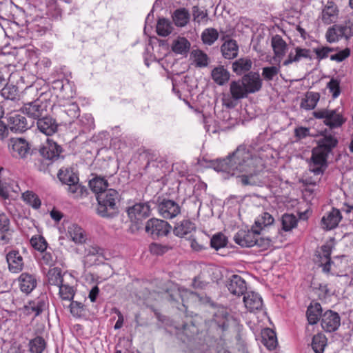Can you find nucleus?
I'll use <instances>...</instances> for the list:
<instances>
[{"label": "nucleus", "instance_id": "obj_1", "mask_svg": "<svg viewBox=\"0 0 353 353\" xmlns=\"http://www.w3.org/2000/svg\"><path fill=\"white\" fill-rule=\"evenodd\" d=\"M233 175L236 172L244 173L239 176V182L243 185H258L260 180L257 175V164L260 159L254 156L245 147L239 146L231 154Z\"/></svg>", "mask_w": 353, "mask_h": 353}, {"label": "nucleus", "instance_id": "obj_2", "mask_svg": "<svg viewBox=\"0 0 353 353\" xmlns=\"http://www.w3.org/2000/svg\"><path fill=\"white\" fill-rule=\"evenodd\" d=\"M97 214L102 217H112L117 214V203L119 194L114 189H109L97 195Z\"/></svg>", "mask_w": 353, "mask_h": 353}, {"label": "nucleus", "instance_id": "obj_3", "mask_svg": "<svg viewBox=\"0 0 353 353\" xmlns=\"http://www.w3.org/2000/svg\"><path fill=\"white\" fill-rule=\"evenodd\" d=\"M337 138L332 134L325 133L317 141V146L312 150L311 159L316 164H325L329 154L336 147Z\"/></svg>", "mask_w": 353, "mask_h": 353}, {"label": "nucleus", "instance_id": "obj_4", "mask_svg": "<svg viewBox=\"0 0 353 353\" xmlns=\"http://www.w3.org/2000/svg\"><path fill=\"white\" fill-rule=\"evenodd\" d=\"M312 115L315 119L322 120L323 124L331 130L341 128L347 121L343 110L339 107L319 109L314 111Z\"/></svg>", "mask_w": 353, "mask_h": 353}, {"label": "nucleus", "instance_id": "obj_5", "mask_svg": "<svg viewBox=\"0 0 353 353\" xmlns=\"http://www.w3.org/2000/svg\"><path fill=\"white\" fill-rule=\"evenodd\" d=\"M234 241L239 245L247 248L257 245L262 249H266L270 244V239L260 237V232L257 229L241 230L234 236Z\"/></svg>", "mask_w": 353, "mask_h": 353}, {"label": "nucleus", "instance_id": "obj_6", "mask_svg": "<svg viewBox=\"0 0 353 353\" xmlns=\"http://www.w3.org/2000/svg\"><path fill=\"white\" fill-rule=\"evenodd\" d=\"M47 108L48 102L39 97L32 101H25L21 110L30 118L38 120L46 112Z\"/></svg>", "mask_w": 353, "mask_h": 353}, {"label": "nucleus", "instance_id": "obj_7", "mask_svg": "<svg viewBox=\"0 0 353 353\" xmlns=\"http://www.w3.org/2000/svg\"><path fill=\"white\" fill-rule=\"evenodd\" d=\"M130 221L136 224L137 228H140L141 221L150 214V206L148 203H138L129 207L127 210Z\"/></svg>", "mask_w": 353, "mask_h": 353}, {"label": "nucleus", "instance_id": "obj_8", "mask_svg": "<svg viewBox=\"0 0 353 353\" xmlns=\"http://www.w3.org/2000/svg\"><path fill=\"white\" fill-rule=\"evenodd\" d=\"M313 59L312 52L310 49L294 46L288 53V57L282 63L283 66H288L294 63H297L303 60L312 61Z\"/></svg>", "mask_w": 353, "mask_h": 353}, {"label": "nucleus", "instance_id": "obj_9", "mask_svg": "<svg viewBox=\"0 0 353 353\" xmlns=\"http://www.w3.org/2000/svg\"><path fill=\"white\" fill-rule=\"evenodd\" d=\"M171 229L170 225L163 220L150 219L146 222L145 232L152 236H166Z\"/></svg>", "mask_w": 353, "mask_h": 353}, {"label": "nucleus", "instance_id": "obj_10", "mask_svg": "<svg viewBox=\"0 0 353 353\" xmlns=\"http://www.w3.org/2000/svg\"><path fill=\"white\" fill-rule=\"evenodd\" d=\"M157 210L160 216L168 219L176 217L181 212L179 205L170 199H163L159 202Z\"/></svg>", "mask_w": 353, "mask_h": 353}, {"label": "nucleus", "instance_id": "obj_11", "mask_svg": "<svg viewBox=\"0 0 353 353\" xmlns=\"http://www.w3.org/2000/svg\"><path fill=\"white\" fill-rule=\"evenodd\" d=\"M332 248L329 245H322L321 250L317 252L314 259L315 263L322 268L324 273L328 274L333 262L331 261L330 255Z\"/></svg>", "mask_w": 353, "mask_h": 353}, {"label": "nucleus", "instance_id": "obj_12", "mask_svg": "<svg viewBox=\"0 0 353 353\" xmlns=\"http://www.w3.org/2000/svg\"><path fill=\"white\" fill-rule=\"evenodd\" d=\"M248 94H252L261 90L263 85L260 74L256 72H249L241 80Z\"/></svg>", "mask_w": 353, "mask_h": 353}, {"label": "nucleus", "instance_id": "obj_13", "mask_svg": "<svg viewBox=\"0 0 353 353\" xmlns=\"http://www.w3.org/2000/svg\"><path fill=\"white\" fill-rule=\"evenodd\" d=\"M321 323L325 331L327 332H334L341 325V318L338 313L327 310L322 314Z\"/></svg>", "mask_w": 353, "mask_h": 353}, {"label": "nucleus", "instance_id": "obj_14", "mask_svg": "<svg viewBox=\"0 0 353 353\" xmlns=\"http://www.w3.org/2000/svg\"><path fill=\"white\" fill-rule=\"evenodd\" d=\"M271 46L274 52V60L281 63L288 51L287 43L280 35L276 34L272 37Z\"/></svg>", "mask_w": 353, "mask_h": 353}, {"label": "nucleus", "instance_id": "obj_15", "mask_svg": "<svg viewBox=\"0 0 353 353\" xmlns=\"http://www.w3.org/2000/svg\"><path fill=\"white\" fill-rule=\"evenodd\" d=\"M339 9L333 1H327L321 11V19L323 23L329 25L335 23L339 17Z\"/></svg>", "mask_w": 353, "mask_h": 353}, {"label": "nucleus", "instance_id": "obj_16", "mask_svg": "<svg viewBox=\"0 0 353 353\" xmlns=\"http://www.w3.org/2000/svg\"><path fill=\"white\" fill-rule=\"evenodd\" d=\"M10 148L12 155L24 158L29 153V144L25 139L12 138L10 141Z\"/></svg>", "mask_w": 353, "mask_h": 353}, {"label": "nucleus", "instance_id": "obj_17", "mask_svg": "<svg viewBox=\"0 0 353 353\" xmlns=\"http://www.w3.org/2000/svg\"><path fill=\"white\" fill-rule=\"evenodd\" d=\"M227 287L231 294L239 296L244 294L247 290L245 280L237 274H233L229 278Z\"/></svg>", "mask_w": 353, "mask_h": 353}, {"label": "nucleus", "instance_id": "obj_18", "mask_svg": "<svg viewBox=\"0 0 353 353\" xmlns=\"http://www.w3.org/2000/svg\"><path fill=\"white\" fill-rule=\"evenodd\" d=\"M47 297L41 295L37 299L32 300L24 306V311L26 314H33L34 316H39L46 307Z\"/></svg>", "mask_w": 353, "mask_h": 353}, {"label": "nucleus", "instance_id": "obj_19", "mask_svg": "<svg viewBox=\"0 0 353 353\" xmlns=\"http://www.w3.org/2000/svg\"><path fill=\"white\" fill-rule=\"evenodd\" d=\"M342 219L341 212L336 208H332L330 212L326 213L321 219V226L324 230H330L335 228Z\"/></svg>", "mask_w": 353, "mask_h": 353}, {"label": "nucleus", "instance_id": "obj_20", "mask_svg": "<svg viewBox=\"0 0 353 353\" xmlns=\"http://www.w3.org/2000/svg\"><path fill=\"white\" fill-rule=\"evenodd\" d=\"M230 316L225 308L219 309L214 314L212 324L218 327L221 332L226 331L230 325Z\"/></svg>", "mask_w": 353, "mask_h": 353}, {"label": "nucleus", "instance_id": "obj_21", "mask_svg": "<svg viewBox=\"0 0 353 353\" xmlns=\"http://www.w3.org/2000/svg\"><path fill=\"white\" fill-rule=\"evenodd\" d=\"M243 302L250 312L261 310L263 306L261 296L254 292H247L243 297Z\"/></svg>", "mask_w": 353, "mask_h": 353}, {"label": "nucleus", "instance_id": "obj_22", "mask_svg": "<svg viewBox=\"0 0 353 353\" xmlns=\"http://www.w3.org/2000/svg\"><path fill=\"white\" fill-rule=\"evenodd\" d=\"M9 270L12 273L20 272L23 268V260L19 251L12 250L6 255Z\"/></svg>", "mask_w": 353, "mask_h": 353}, {"label": "nucleus", "instance_id": "obj_23", "mask_svg": "<svg viewBox=\"0 0 353 353\" xmlns=\"http://www.w3.org/2000/svg\"><path fill=\"white\" fill-rule=\"evenodd\" d=\"M62 152L61 147L52 140L48 139L47 143L40 149L41 154L46 159L55 160Z\"/></svg>", "mask_w": 353, "mask_h": 353}, {"label": "nucleus", "instance_id": "obj_24", "mask_svg": "<svg viewBox=\"0 0 353 353\" xmlns=\"http://www.w3.org/2000/svg\"><path fill=\"white\" fill-rule=\"evenodd\" d=\"M37 125L39 130L47 136H50L55 133L58 127L56 121L50 117L39 119Z\"/></svg>", "mask_w": 353, "mask_h": 353}, {"label": "nucleus", "instance_id": "obj_25", "mask_svg": "<svg viewBox=\"0 0 353 353\" xmlns=\"http://www.w3.org/2000/svg\"><path fill=\"white\" fill-rule=\"evenodd\" d=\"M21 290L26 293H30L37 286V282L35 276L28 273H22L19 277Z\"/></svg>", "mask_w": 353, "mask_h": 353}, {"label": "nucleus", "instance_id": "obj_26", "mask_svg": "<svg viewBox=\"0 0 353 353\" xmlns=\"http://www.w3.org/2000/svg\"><path fill=\"white\" fill-rule=\"evenodd\" d=\"M67 236L77 244H82L86 239L84 230L75 223H72L68 226Z\"/></svg>", "mask_w": 353, "mask_h": 353}, {"label": "nucleus", "instance_id": "obj_27", "mask_svg": "<svg viewBox=\"0 0 353 353\" xmlns=\"http://www.w3.org/2000/svg\"><path fill=\"white\" fill-rule=\"evenodd\" d=\"M221 50L225 59H232L238 55L239 46L235 40L228 39L222 44Z\"/></svg>", "mask_w": 353, "mask_h": 353}, {"label": "nucleus", "instance_id": "obj_28", "mask_svg": "<svg viewBox=\"0 0 353 353\" xmlns=\"http://www.w3.org/2000/svg\"><path fill=\"white\" fill-rule=\"evenodd\" d=\"M211 77L216 84L223 85L229 81L230 74L223 65H219L212 70Z\"/></svg>", "mask_w": 353, "mask_h": 353}, {"label": "nucleus", "instance_id": "obj_29", "mask_svg": "<svg viewBox=\"0 0 353 353\" xmlns=\"http://www.w3.org/2000/svg\"><path fill=\"white\" fill-rule=\"evenodd\" d=\"M10 129L15 132H23L28 128L26 119L19 114L14 113L9 117Z\"/></svg>", "mask_w": 353, "mask_h": 353}, {"label": "nucleus", "instance_id": "obj_30", "mask_svg": "<svg viewBox=\"0 0 353 353\" xmlns=\"http://www.w3.org/2000/svg\"><path fill=\"white\" fill-rule=\"evenodd\" d=\"M195 230L196 226L194 223L190 220H183L174 227L173 232L176 236L183 237Z\"/></svg>", "mask_w": 353, "mask_h": 353}, {"label": "nucleus", "instance_id": "obj_31", "mask_svg": "<svg viewBox=\"0 0 353 353\" xmlns=\"http://www.w3.org/2000/svg\"><path fill=\"white\" fill-rule=\"evenodd\" d=\"M230 94L238 101L245 98L249 94L241 81H233L230 85Z\"/></svg>", "mask_w": 353, "mask_h": 353}, {"label": "nucleus", "instance_id": "obj_32", "mask_svg": "<svg viewBox=\"0 0 353 353\" xmlns=\"http://www.w3.org/2000/svg\"><path fill=\"white\" fill-rule=\"evenodd\" d=\"M103 255V250L97 245H89L85 249V261L90 265L99 261Z\"/></svg>", "mask_w": 353, "mask_h": 353}, {"label": "nucleus", "instance_id": "obj_33", "mask_svg": "<svg viewBox=\"0 0 353 353\" xmlns=\"http://www.w3.org/2000/svg\"><path fill=\"white\" fill-rule=\"evenodd\" d=\"M322 308L319 303H311L307 310V318L310 324H316L321 315Z\"/></svg>", "mask_w": 353, "mask_h": 353}, {"label": "nucleus", "instance_id": "obj_34", "mask_svg": "<svg viewBox=\"0 0 353 353\" xmlns=\"http://www.w3.org/2000/svg\"><path fill=\"white\" fill-rule=\"evenodd\" d=\"M212 166L216 172H223L233 175L231 155H229L226 159L213 161Z\"/></svg>", "mask_w": 353, "mask_h": 353}, {"label": "nucleus", "instance_id": "obj_35", "mask_svg": "<svg viewBox=\"0 0 353 353\" xmlns=\"http://www.w3.org/2000/svg\"><path fill=\"white\" fill-rule=\"evenodd\" d=\"M252 66V62L250 59L241 58L232 63V70L237 75H241L249 72Z\"/></svg>", "mask_w": 353, "mask_h": 353}, {"label": "nucleus", "instance_id": "obj_36", "mask_svg": "<svg viewBox=\"0 0 353 353\" xmlns=\"http://www.w3.org/2000/svg\"><path fill=\"white\" fill-rule=\"evenodd\" d=\"M59 179L64 184L69 185L72 183L79 182V177L70 168H61L58 172Z\"/></svg>", "mask_w": 353, "mask_h": 353}, {"label": "nucleus", "instance_id": "obj_37", "mask_svg": "<svg viewBox=\"0 0 353 353\" xmlns=\"http://www.w3.org/2000/svg\"><path fill=\"white\" fill-rule=\"evenodd\" d=\"M190 43L185 37H178L172 44V50L176 54H185L189 51Z\"/></svg>", "mask_w": 353, "mask_h": 353}, {"label": "nucleus", "instance_id": "obj_38", "mask_svg": "<svg viewBox=\"0 0 353 353\" xmlns=\"http://www.w3.org/2000/svg\"><path fill=\"white\" fill-rule=\"evenodd\" d=\"M320 99V94L318 92H310L305 95L301 103V108L307 110H313L316 106Z\"/></svg>", "mask_w": 353, "mask_h": 353}, {"label": "nucleus", "instance_id": "obj_39", "mask_svg": "<svg viewBox=\"0 0 353 353\" xmlns=\"http://www.w3.org/2000/svg\"><path fill=\"white\" fill-rule=\"evenodd\" d=\"M90 189L98 195L107 190L108 183L103 177L96 176L89 182Z\"/></svg>", "mask_w": 353, "mask_h": 353}, {"label": "nucleus", "instance_id": "obj_40", "mask_svg": "<svg viewBox=\"0 0 353 353\" xmlns=\"http://www.w3.org/2000/svg\"><path fill=\"white\" fill-rule=\"evenodd\" d=\"M263 343L269 350H274L277 344L275 332L271 329H265L262 332Z\"/></svg>", "mask_w": 353, "mask_h": 353}, {"label": "nucleus", "instance_id": "obj_41", "mask_svg": "<svg viewBox=\"0 0 353 353\" xmlns=\"http://www.w3.org/2000/svg\"><path fill=\"white\" fill-rule=\"evenodd\" d=\"M68 194L73 198H81L87 194V189L79 182L72 183L67 185Z\"/></svg>", "mask_w": 353, "mask_h": 353}, {"label": "nucleus", "instance_id": "obj_42", "mask_svg": "<svg viewBox=\"0 0 353 353\" xmlns=\"http://www.w3.org/2000/svg\"><path fill=\"white\" fill-rule=\"evenodd\" d=\"M326 345L327 339L324 334L320 333L313 336L311 345L314 353H323Z\"/></svg>", "mask_w": 353, "mask_h": 353}, {"label": "nucleus", "instance_id": "obj_43", "mask_svg": "<svg viewBox=\"0 0 353 353\" xmlns=\"http://www.w3.org/2000/svg\"><path fill=\"white\" fill-rule=\"evenodd\" d=\"M298 223L297 218L292 214H284L281 217L282 230L285 232L291 231Z\"/></svg>", "mask_w": 353, "mask_h": 353}, {"label": "nucleus", "instance_id": "obj_44", "mask_svg": "<svg viewBox=\"0 0 353 353\" xmlns=\"http://www.w3.org/2000/svg\"><path fill=\"white\" fill-rule=\"evenodd\" d=\"M189 13L185 9H179L174 11L172 18L176 26H185L189 20Z\"/></svg>", "mask_w": 353, "mask_h": 353}, {"label": "nucleus", "instance_id": "obj_45", "mask_svg": "<svg viewBox=\"0 0 353 353\" xmlns=\"http://www.w3.org/2000/svg\"><path fill=\"white\" fill-rule=\"evenodd\" d=\"M48 281L50 285L59 286L63 283L61 270L59 268H54L49 270L47 274Z\"/></svg>", "mask_w": 353, "mask_h": 353}, {"label": "nucleus", "instance_id": "obj_46", "mask_svg": "<svg viewBox=\"0 0 353 353\" xmlns=\"http://www.w3.org/2000/svg\"><path fill=\"white\" fill-rule=\"evenodd\" d=\"M46 346V343L41 336H37L29 342V350L31 353H42Z\"/></svg>", "mask_w": 353, "mask_h": 353}, {"label": "nucleus", "instance_id": "obj_47", "mask_svg": "<svg viewBox=\"0 0 353 353\" xmlns=\"http://www.w3.org/2000/svg\"><path fill=\"white\" fill-rule=\"evenodd\" d=\"M192 55L196 67L204 68L208 66L209 58L208 55L200 50H193Z\"/></svg>", "mask_w": 353, "mask_h": 353}, {"label": "nucleus", "instance_id": "obj_48", "mask_svg": "<svg viewBox=\"0 0 353 353\" xmlns=\"http://www.w3.org/2000/svg\"><path fill=\"white\" fill-rule=\"evenodd\" d=\"M1 95L6 99L15 100L19 95L18 88L13 85H6L0 90Z\"/></svg>", "mask_w": 353, "mask_h": 353}, {"label": "nucleus", "instance_id": "obj_49", "mask_svg": "<svg viewBox=\"0 0 353 353\" xmlns=\"http://www.w3.org/2000/svg\"><path fill=\"white\" fill-rule=\"evenodd\" d=\"M172 31L170 22L165 19H160L157 25V32L159 35L166 37Z\"/></svg>", "mask_w": 353, "mask_h": 353}, {"label": "nucleus", "instance_id": "obj_50", "mask_svg": "<svg viewBox=\"0 0 353 353\" xmlns=\"http://www.w3.org/2000/svg\"><path fill=\"white\" fill-rule=\"evenodd\" d=\"M22 198L26 203L34 209H38L41 206V200L38 196L32 191H26L23 193Z\"/></svg>", "mask_w": 353, "mask_h": 353}, {"label": "nucleus", "instance_id": "obj_51", "mask_svg": "<svg viewBox=\"0 0 353 353\" xmlns=\"http://www.w3.org/2000/svg\"><path fill=\"white\" fill-rule=\"evenodd\" d=\"M219 37V33L214 28H207L205 29L202 34L201 39L203 42L206 44L211 46L213 44L215 41L217 40Z\"/></svg>", "mask_w": 353, "mask_h": 353}, {"label": "nucleus", "instance_id": "obj_52", "mask_svg": "<svg viewBox=\"0 0 353 353\" xmlns=\"http://www.w3.org/2000/svg\"><path fill=\"white\" fill-rule=\"evenodd\" d=\"M59 294L62 300L71 301L73 299L75 292L72 286L67 284H61L59 286Z\"/></svg>", "mask_w": 353, "mask_h": 353}, {"label": "nucleus", "instance_id": "obj_53", "mask_svg": "<svg viewBox=\"0 0 353 353\" xmlns=\"http://www.w3.org/2000/svg\"><path fill=\"white\" fill-rule=\"evenodd\" d=\"M342 38L338 25L329 28L325 33V39L328 43H335Z\"/></svg>", "mask_w": 353, "mask_h": 353}, {"label": "nucleus", "instance_id": "obj_54", "mask_svg": "<svg viewBox=\"0 0 353 353\" xmlns=\"http://www.w3.org/2000/svg\"><path fill=\"white\" fill-rule=\"evenodd\" d=\"M281 63H278L276 66L264 67L262 69V77L268 81H272L280 72Z\"/></svg>", "mask_w": 353, "mask_h": 353}, {"label": "nucleus", "instance_id": "obj_55", "mask_svg": "<svg viewBox=\"0 0 353 353\" xmlns=\"http://www.w3.org/2000/svg\"><path fill=\"white\" fill-rule=\"evenodd\" d=\"M227 238L221 233L214 234L211 240L210 245L212 248L218 250L220 248H224L227 245Z\"/></svg>", "mask_w": 353, "mask_h": 353}, {"label": "nucleus", "instance_id": "obj_56", "mask_svg": "<svg viewBox=\"0 0 353 353\" xmlns=\"http://www.w3.org/2000/svg\"><path fill=\"white\" fill-rule=\"evenodd\" d=\"M340 83V79L332 78L327 83V88L329 90L333 99H336L341 94Z\"/></svg>", "mask_w": 353, "mask_h": 353}, {"label": "nucleus", "instance_id": "obj_57", "mask_svg": "<svg viewBox=\"0 0 353 353\" xmlns=\"http://www.w3.org/2000/svg\"><path fill=\"white\" fill-rule=\"evenodd\" d=\"M274 221V219L270 214L268 212H263L255 221V224L256 226L259 227L261 230L263 227H267L272 225Z\"/></svg>", "mask_w": 353, "mask_h": 353}, {"label": "nucleus", "instance_id": "obj_58", "mask_svg": "<svg viewBox=\"0 0 353 353\" xmlns=\"http://www.w3.org/2000/svg\"><path fill=\"white\" fill-rule=\"evenodd\" d=\"M342 37L348 39L353 36V21L347 20L344 23L338 25Z\"/></svg>", "mask_w": 353, "mask_h": 353}, {"label": "nucleus", "instance_id": "obj_59", "mask_svg": "<svg viewBox=\"0 0 353 353\" xmlns=\"http://www.w3.org/2000/svg\"><path fill=\"white\" fill-rule=\"evenodd\" d=\"M30 243L32 246L37 250L42 252L47 249V242L46 239L41 236H32L30 239Z\"/></svg>", "mask_w": 353, "mask_h": 353}, {"label": "nucleus", "instance_id": "obj_60", "mask_svg": "<svg viewBox=\"0 0 353 353\" xmlns=\"http://www.w3.org/2000/svg\"><path fill=\"white\" fill-rule=\"evenodd\" d=\"M41 260L43 263L49 266H53L55 265L57 258L51 249L45 250V251L41 252Z\"/></svg>", "mask_w": 353, "mask_h": 353}, {"label": "nucleus", "instance_id": "obj_61", "mask_svg": "<svg viewBox=\"0 0 353 353\" xmlns=\"http://www.w3.org/2000/svg\"><path fill=\"white\" fill-rule=\"evenodd\" d=\"M335 49L334 48H330L328 46H321L315 48L314 49V52L316 54V59L319 61L326 59L329 57V54Z\"/></svg>", "mask_w": 353, "mask_h": 353}, {"label": "nucleus", "instance_id": "obj_62", "mask_svg": "<svg viewBox=\"0 0 353 353\" xmlns=\"http://www.w3.org/2000/svg\"><path fill=\"white\" fill-rule=\"evenodd\" d=\"M70 312L75 317H81L83 315L84 305L78 301H72L70 305Z\"/></svg>", "mask_w": 353, "mask_h": 353}, {"label": "nucleus", "instance_id": "obj_63", "mask_svg": "<svg viewBox=\"0 0 353 353\" xmlns=\"http://www.w3.org/2000/svg\"><path fill=\"white\" fill-rule=\"evenodd\" d=\"M170 249L171 247L168 245H163L157 243H153L150 245V251L156 255H162Z\"/></svg>", "mask_w": 353, "mask_h": 353}, {"label": "nucleus", "instance_id": "obj_64", "mask_svg": "<svg viewBox=\"0 0 353 353\" xmlns=\"http://www.w3.org/2000/svg\"><path fill=\"white\" fill-rule=\"evenodd\" d=\"M81 124L87 130H90L94 128V120L90 114H83L79 120Z\"/></svg>", "mask_w": 353, "mask_h": 353}]
</instances>
